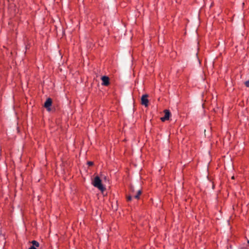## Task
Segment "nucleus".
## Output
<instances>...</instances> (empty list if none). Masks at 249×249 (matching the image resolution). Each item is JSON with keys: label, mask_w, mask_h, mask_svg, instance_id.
I'll list each match as a JSON object with an SVG mask.
<instances>
[{"label": "nucleus", "mask_w": 249, "mask_h": 249, "mask_svg": "<svg viewBox=\"0 0 249 249\" xmlns=\"http://www.w3.org/2000/svg\"><path fill=\"white\" fill-rule=\"evenodd\" d=\"M92 184L95 187L97 188L99 190L104 191L105 188L104 187L102 183V180L98 176H96L92 182Z\"/></svg>", "instance_id": "obj_1"}, {"label": "nucleus", "mask_w": 249, "mask_h": 249, "mask_svg": "<svg viewBox=\"0 0 249 249\" xmlns=\"http://www.w3.org/2000/svg\"><path fill=\"white\" fill-rule=\"evenodd\" d=\"M148 94H143L141 97V104L145 107H148L149 100L148 99Z\"/></svg>", "instance_id": "obj_2"}, {"label": "nucleus", "mask_w": 249, "mask_h": 249, "mask_svg": "<svg viewBox=\"0 0 249 249\" xmlns=\"http://www.w3.org/2000/svg\"><path fill=\"white\" fill-rule=\"evenodd\" d=\"M164 115L163 117L161 118V120L162 122H164L169 119L171 113L169 110L165 109L164 110Z\"/></svg>", "instance_id": "obj_3"}, {"label": "nucleus", "mask_w": 249, "mask_h": 249, "mask_svg": "<svg viewBox=\"0 0 249 249\" xmlns=\"http://www.w3.org/2000/svg\"><path fill=\"white\" fill-rule=\"evenodd\" d=\"M52 101L50 98H48L44 103V107L48 111L51 110V106H52Z\"/></svg>", "instance_id": "obj_4"}, {"label": "nucleus", "mask_w": 249, "mask_h": 249, "mask_svg": "<svg viewBox=\"0 0 249 249\" xmlns=\"http://www.w3.org/2000/svg\"><path fill=\"white\" fill-rule=\"evenodd\" d=\"M102 83V85L103 86H107L109 84V78L107 76H103L101 78Z\"/></svg>", "instance_id": "obj_5"}, {"label": "nucleus", "mask_w": 249, "mask_h": 249, "mask_svg": "<svg viewBox=\"0 0 249 249\" xmlns=\"http://www.w3.org/2000/svg\"><path fill=\"white\" fill-rule=\"evenodd\" d=\"M142 194V191L141 190H139L137 192L136 195H133V196L136 199H139L140 196Z\"/></svg>", "instance_id": "obj_6"}, {"label": "nucleus", "mask_w": 249, "mask_h": 249, "mask_svg": "<svg viewBox=\"0 0 249 249\" xmlns=\"http://www.w3.org/2000/svg\"><path fill=\"white\" fill-rule=\"evenodd\" d=\"M31 243L32 244V246L36 248H38L39 246V243L36 240L32 241Z\"/></svg>", "instance_id": "obj_7"}, {"label": "nucleus", "mask_w": 249, "mask_h": 249, "mask_svg": "<svg viewBox=\"0 0 249 249\" xmlns=\"http://www.w3.org/2000/svg\"><path fill=\"white\" fill-rule=\"evenodd\" d=\"M245 85L247 87H248L249 88V79L247 81H246L245 82Z\"/></svg>", "instance_id": "obj_8"}, {"label": "nucleus", "mask_w": 249, "mask_h": 249, "mask_svg": "<svg viewBox=\"0 0 249 249\" xmlns=\"http://www.w3.org/2000/svg\"><path fill=\"white\" fill-rule=\"evenodd\" d=\"M87 164L89 165V166H92L93 165V162L92 161H88L87 162Z\"/></svg>", "instance_id": "obj_9"}, {"label": "nucleus", "mask_w": 249, "mask_h": 249, "mask_svg": "<svg viewBox=\"0 0 249 249\" xmlns=\"http://www.w3.org/2000/svg\"><path fill=\"white\" fill-rule=\"evenodd\" d=\"M132 199V196H128L127 197V201H130Z\"/></svg>", "instance_id": "obj_10"}, {"label": "nucleus", "mask_w": 249, "mask_h": 249, "mask_svg": "<svg viewBox=\"0 0 249 249\" xmlns=\"http://www.w3.org/2000/svg\"><path fill=\"white\" fill-rule=\"evenodd\" d=\"M29 249H36V247H34V246H31V247L29 248Z\"/></svg>", "instance_id": "obj_11"}, {"label": "nucleus", "mask_w": 249, "mask_h": 249, "mask_svg": "<svg viewBox=\"0 0 249 249\" xmlns=\"http://www.w3.org/2000/svg\"><path fill=\"white\" fill-rule=\"evenodd\" d=\"M248 243L249 244V240H248Z\"/></svg>", "instance_id": "obj_12"}, {"label": "nucleus", "mask_w": 249, "mask_h": 249, "mask_svg": "<svg viewBox=\"0 0 249 249\" xmlns=\"http://www.w3.org/2000/svg\"><path fill=\"white\" fill-rule=\"evenodd\" d=\"M232 179H234V177L233 176L232 177Z\"/></svg>", "instance_id": "obj_13"}]
</instances>
